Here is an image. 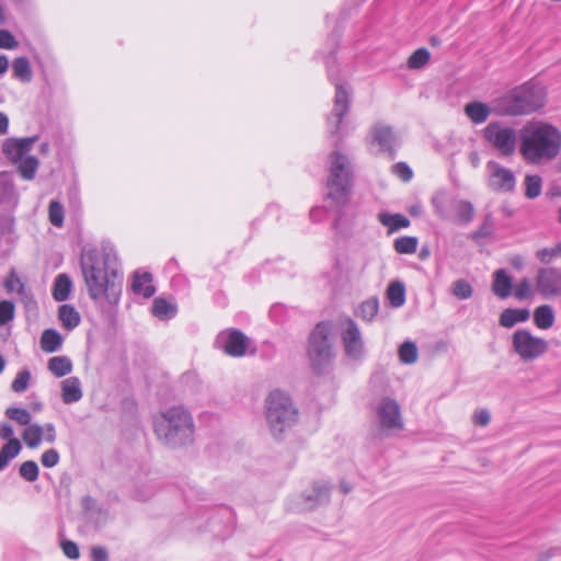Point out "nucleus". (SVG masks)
<instances>
[{
	"label": "nucleus",
	"instance_id": "obj_17",
	"mask_svg": "<svg viewBox=\"0 0 561 561\" xmlns=\"http://www.w3.org/2000/svg\"><path fill=\"white\" fill-rule=\"evenodd\" d=\"M216 344L226 354L232 357H241L247 354L250 340L241 331L231 330L218 334Z\"/></svg>",
	"mask_w": 561,
	"mask_h": 561
},
{
	"label": "nucleus",
	"instance_id": "obj_2",
	"mask_svg": "<svg viewBox=\"0 0 561 561\" xmlns=\"http://www.w3.org/2000/svg\"><path fill=\"white\" fill-rule=\"evenodd\" d=\"M561 151V131L553 125L531 121L519 131V153L530 164L554 160Z\"/></svg>",
	"mask_w": 561,
	"mask_h": 561
},
{
	"label": "nucleus",
	"instance_id": "obj_51",
	"mask_svg": "<svg viewBox=\"0 0 561 561\" xmlns=\"http://www.w3.org/2000/svg\"><path fill=\"white\" fill-rule=\"evenodd\" d=\"M392 173L396 174L398 178H400L404 182H409L413 176V172H412L411 168L404 162H398V163L393 164Z\"/></svg>",
	"mask_w": 561,
	"mask_h": 561
},
{
	"label": "nucleus",
	"instance_id": "obj_41",
	"mask_svg": "<svg viewBox=\"0 0 561 561\" xmlns=\"http://www.w3.org/2000/svg\"><path fill=\"white\" fill-rule=\"evenodd\" d=\"M379 309V302L377 298H370L364 301L358 310V316L365 321H373Z\"/></svg>",
	"mask_w": 561,
	"mask_h": 561
},
{
	"label": "nucleus",
	"instance_id": "obj_53",
	"mask_svg": "<svg viewBox=\"0 0 561 561\" xmlns=\"http://www.w3.org/2000/svg\"><path fill=\"white\" fill-rule=\"evenodd\" d=\"M19 45L15 37L7 30H0V48L13 49Z\"/></svg>",
	"mask_w": 561,
	"mask_h": 561
},
{
	"label": "nucleus",
	"instance_id": "obj_28",
	"mask_svg": "<svg viewBox=\"0 0 561 561\" xmlns=\"http://www.w3.org/2000/svg\"><path fill=\"white\" fill-rule=\"evenodd\" d=\"M72 288L71 278L67 274H59L54 283L53 297L56 301L68 299Z\"/></svg>",
	"mask_w": 561,
	"mask_h": 561
},
{
	"label": "nucleus",
	"instance_id": "obj_61",
	"mask_svg": "<svg viewBox=\"0 0 561 561\" xmlns=\"http://www.w3.org/2000/svg\"><path fill=\"white\" fill-rule=\"evenodd\" d=\"M510 264L517 271H520L524 268V257L522 255H514L510 260Z\"/></svg>",
	"mask_w": 561,
	"mask_h": 561
},
{
	"label": "nucleus",
	"instance_id": "obj_45",
	"mask_svg": "<svg viewBox=\"0 0 561 561\" xmlns=\"http://www.w3.org/2000/svg\"><path fill=\"white\" fill-rule=\"evenodd\" d=\"M536 257L545 265L550 264L556 257H561V242L552 248H542L536 252Z\"/></svg>",
	"mask_w": 561,
	"mask_h": 561
},
{
	"label": "nucleus",
	"instance_id": "obj_4",
	"mask_svg": "<svg viewBox=\"0 0 561 561\" xmlns=\"http://www.w3.org/2000/svg\"><path fill=\"white\" fill-rule=\"evenodd\" d=\"M545 103L546 91L543 87L525 83L500 100L499 111L505 115H525L543 107Z\"/></svg>",
	"mask_w": 561,
	"mask_h": 561
},
{
	"label": "nucleus",
	"instance_id": "obj_21",
	"mask_svg": "<svg viewBox=\"0 0 561 561\" xmlns=\"http://www.w3.org/2000/svg\"><path fill=\"white\" fill-rule=\"evenodd\" d=\"M131 289L136 295H141L144 298H150L156 293L152 285V275L150 273H135L131 283Z\"/></svg>",
	"mask_w": 561,
	"mask_h": 561
},
{
	"label": "nucleus",
	"instance_id": "obj_50",
	"mask_svg": "<svg viewBox=\"0 0 561 561\" xmlns=\"http://www.w3.org/2000/svg\"><path fill=\"white\" fill-rule=\"evenodd\" d=\"M492 234V217L488 215L484 222L472 233V239L479 241Z\"/></svg>",
	"mask_w": 561,
	"mask_h": 561
},
{
	"label": "nucleus",
	"instance_id": "obj_13",
	"mask_svg": "<svg viewBox=\"0 0 561 561\" xmlns=\"http://www.w3.org/2000/svg\"><path fill=\"white\" fill-rule=\"evenodd\" d=\"M535 291L543 299L561 298V268L539 267L535 275Z\"/></svg>",
	"mask_w": 561,
	"mask_h": 561
},
{
	"label": "nucleus",
	"instance_id": "obj_54",
	"mask_svg": "<svg viewBox=\"0 0 561 561\" xmlns=\"http://www.w3.org/2000/svg\"><path fill=\"white\" fill-rule=\"evenodd\" d=\"M61 549L64 554L71 560H77L80 557L78 545L71 540H64L61 542Z\"/></svg>",
	"mask_w": 561,
	"mask_h": 561
},
{
	"label": "nucleus",
	"instance_id": "obj_63",
	"mask_svg": "<svg viewBox=\"0 0 561 561\" xmlns=\"http://www.w3.org/2000/svg\"><path fill=\"white\" fill-rule=\"evenodd\" d=\"M324 214V209L321 208V207H314L310 210V218L313 220V221H319L321 220V217L322 215Z\"/></svg>",
	"mask_w": 561,
	"mask_h": 561
},
{
	"label": "nucleus",
	"instance_id": "obj_9",
	"mask_svg": "<svg viewBox=\"0 0 561 561\" xmlns=\"http://www.w3.org/2000/svg\"><path fill=\"white\" fill-rule=\"evenodd\" d=\"M482 137L502 157H512L519 148L517 130L501 122L489 123L482 130Z\"/></svg>",
	"mask_w": 561,
	"mask_h": 561
},
{
	"label": "nucleus",
	"instance_id": "obj_33",
	"mask_svg": "<svg viewBox=\"0 0 561 561\" xmlns=\"http://www.w3.org/2000/svg\"><path fill=\"white\" fill-rule=\"evenodd\" d=\"M13 76L23 81L30 82L32 80V68L26 57H18L12 64Z\"/></svg>",
	"mask_w": 561,
	"mask_h": 561
},
{
	"label": "nucleus",
	"instance_id": "obj_62",
	"mask_svg": "<svg viewBox=\"0 0 561 561\" xmlns=\"http://www.w3.org/2000/svg\"><path fill=\"white\" fill-rule=\"evenodd\" d=\"M9 118L4 113L0 112V135H4L8 131Z\"/></svg>",
	"mask_w": 561,
	"mask_h": 561
},
{
	"label": "nucleus",
	"instance_id": "obj_12",
	"mask_svg": "<svg viewBox=\"0 0 561 561\" xmlns=\"http://www.w3.org/2000/svg\"><path fill=\"white\" fill-rule=\"evenodd\" d=\"M368 144L371 149H376L377 153L394 159L397 148L399 147V138L390 125L385 123H376L371 126L368 136Z\"/></svg>",
	"mask_w": 561,
	"mask_h": 561
},
{
	"label": "nucleus",
	"instance_id": "obj_20",
	"mask_svg": "<svg viewBox=\"0 0 561 561\" xmlns=\"http://www.w3.org/2000/svg\"><path fill=\"white\" fill-rule=\"evenodd\" d=\"M61 398L66 404L81 400V382L78 377H69L61 381Z\"/></svg>",
	"mask_w": 561,
	"mask_h": 561
},
{
	"label": "nucleus",
	"instance_id": "obj_55",
	"mask_svg": "<svg viewBox=\"0 0 561 561\" xmlns=\"http://www.w3.org/2000/svg\"><path fill=\"white\" fill-rule=\"evenodd\" d=\"M13 232V221L11 218L1 216L0 217V241L8 240Z\"/></svg>",
	"mask_w": 561,
	"mask_h": 561
},
{
	"label": "nucleus",
	"instance_id": "obj_30",
	"mask_svg": "<svg viewBox=\"0 0 561 561\" xmlns=\"http://www.w3.org/2000/svg\"><path fill=\"white\" fill-rule=\"evenodd\" d=\"M378 219L381 225L389 228L390 232L407 228L410 225V220L401 214L380 213Z\"/></svg>",
	"mask_w": 561,
	"mask_h": 561
},
{
	"label": "nucleus",
	"instance_id": "obj_23",
	"mask_svg": "<svg viewBox=\"0 0 561 561\" xmlns=\"http://www.w3.org/2000/svg\"><path fill=\"white\" fill-rule=\"evenodd\" d=\"M556 320L553 308L550 305H541L534 310V322L538 329H550Z\"/></svg>",
	"mask_w": 561,
	"mask_h": 561
},
{
	"label": "nucleus",
	"instance_id": "obj_24",
	"mask_svg": "<svg viewBox=\"0 0 561 561\" xmlns=\"http://www.w3.org/2000/svg\"><path fill=\"white\" fill-rule=\"evenodd\" d=\"M529 310L527 309H505L500 316V325L503 328H513L518 322H525L529 319Z\"/></svg>",
	"mask_w": 561,
	"mask_h": 561
},
{
	"label": "nucleus",
	"instance_id": "obj_14",
	"mask_svg": "<svg viewBox=\"0 0 561 561\" xmlns=\"http://www.w3.org/2000/svg\"><path fill=\"white\" fill-rule=\"evenodd\" d=\"M328 75L335 85L334 105L331 115L328 117L330 133H337L343 117L350 110L351 96L346 87L337 79H334L333 69L328 66Z\"/></svg>",
	"mask_w": 561,
	"mask_h": 561
},
{
	"label": "nucleus",
	"instance_id": "obj_8",
	"mask_svg": "<svg viewBox=\"0 0 561 561\" xmlns=\"http://www.w3.org/2000/svg\"><path fill=\"white\" fill-rule=\"evenodd\" d=\"M332 325L329 322L318 323L309 336L308 357L316 370L325 367L333 358Z\"/></svg>",
	"mask_w": 561,
	"mask_h": 561
},
{
	"label": "nucleus",
	"instance_id": "obj_38",
	"mask_svg": "<svg viewBox=\"0 0 561 561\" xmlns=\"http://www.w3.org/2000/svg\"><path fill=\"white\" fill-rule=\"evenodd\" d=\"M524 183L527 198L534 199L540 195L542 180L539 175H526Z\"/></svg>",
	"mask_w": 561,
	"mask_h": 561
},
{
	"label": "nucleus",
	"instance_id": "obj_37",
	"mask_svg": "<svg viewBox=\"0 0 561 561\" xmlns=\"http://www.w3.org/2000/svg\"><path fill=\"white\" fill-rule=\"evenodd\" d=\"M38 160L33 156H26L23 160L19 162V171L23 179L32 180L35 176V173L38 168Z\"/></svg>",
	"mask_w": 561,
	"mask_h": 561
},
{
	"label": "nucleus",
	"instance_id": "obj_15",
	"mask_svg": "<svg viewBox=\"0 0 561 561\" xmlns=\"http://www.w3.org/2000/svg\"><path fill=\"white\" fill-rule=\"evenodd\" d=\"M341 340L345 355L353 359L359 360L365 353L364 341L360 330L354 320L347 319L341 332Z\"/></svg>",
	"mask_w": 561,
	"mask_h": 561
},
{
	"label": "nucleus",
	"instance_id": "obj_29",
	"mask_svg": "<svg viewBox=\"0 0 561 561\" xmlns=\"http://www.w3.org/2000/svg\"><path fill=\"white\" fill-rule=\"evenodd\" d=\"M22 449L21 442L19 439H13L11 442H7L0 449V471L4 470L11 460H13L20 454Z\"/></svg>",
	"mask_w": 561,
	"mask_h": 561
},
{
	"label": "nucleus",
	"instance_id": "obj_46",
	"mask_svg": "<svg viewBox=\"0 0 561 561\" xmlns=\"http://www.w3.org/2000/svg\"><path fill=\"white\" fill-rule=\"evenodd\" d=\"M31 381V373L27 369L20 370L11 383L12 391L22 393L27 390Z\"/></svg>",
	"mask_w": 561,
	"mask_h": 561
},
{
	"label": "nucleus",
	"instance_id": "obj_47",
	"mask_svg": "<svg viewBox=\"0 0 561 561\" xmlns=\"http://www.w3.org/2000/svg\"><path fill=\"white\" fill-rule=\"evenodd\" d=\"M20 476L27 482H34L38 479L39 469L35 461L27 460L20 466Z\"/></svg>",
	"mask_w": 561,
	"mask_h": 561
},
{
	"label": "nucleus",
	"instance_id": "obj_49",
	"mask_svg": "<svg viewBox=\"0 0 561 561\" xmlns=\"http://www.w3.org/2000/svg\"><path fill=\"white\" fill-rule=\"evenodd\" d=\"M14 317V305L9 300L0 301V325L10 322Z\"/></svg>",
	"mask_w": 561,
	"mask_h": 561
},
{
	"label": "nucleus",
	"instance_id": "obj_19",
	"mask_svg": "<svg viewBox=\"0 0 561 561\" xmlns=\"http://www.w3.org/2000/svg\"><path fill=\"white\" fill-rule=\"evenodd\" d=\"M35 140L36 137L8 140L3 145V152L12 162H20L31 151Z\"/></svg>",
	"mask_w": 561,
	"mask_h": 561
},
{
	"label": "nucleus",
	"instance_id": "obj_42",
	"mask_svg": "<svg viewBox=\"0 0 561 561\" xmlns=\"http://www.w3.org/2000/svg\"><path fill=\"white\" fill-rule=\"evenodd\" d=\"M399 358L404 364H414L417 360V347L413 342L407 341L399 348Z\"/></svg>",
	"mask_w": 561,
	"mask_h": 561
},
{
	"label": "nucleus",
	"instance_id": "obj_44",
	"mask_svg": "<svg viewBox=\"0 0 561 561\" xmlns=\"http://www.w3.org/2000/svg\"><path fill=\"white\" fill-rule=\"evenodd\" d=\"M48 217L53 226L61 228L64 225V207L58 201H51L48 206Z\"/></svg>",
	"mask_w": 561,
	"mask_h": 561
},
{
	"label": "nucleus",
	"instance_id": "obj_5",
	"mask_svg": "<svg viewBox=\"0 0 561 561\" xmlns=\"http://www.w3.org/2000/svg\"><path fill=\"white\" fill-rule=\"evenodd\" d=\"M265 416L272 435L278 437L296 424L298 410L287 393L273 390L265 400Z\"/></svg>",
	"mask_w": 561,
	"mask_h": 561
},
{
	"label": "nucleus",
	"instance_id": "obj_27",
	"mask_svg": "<svg viewBox=\"0 0 561 561\" xmlns=\"http://www.w3.org/2000/svg\"><path fill=\"white\" fill-rule=\"evenodd\" d=\"M48 370L57 378L67 376L72 371V363L67 356H55L49 358Z\"/></svg>",
	"mask_w": 561,
	"mask_h": 561
},
{
	"label": "nucleus",
	"instance_id": "obj_56",
	"mask_svg": "<svg viewBox=\"0 0 561 561\" xmlns=\"http://www.w3.org/2000/svg\"><path fill=\"white\" fill-rule=\"evenodd\" d=\"M4 286L8 291L18 290V293H21L24 289V285L15 273L7 278Z\"/></svg>",
	"mask_w": 561,
	"mask_h": 561
},
{
	"label": "nucleus",
	"instance_id": "obj_18",
	"mask_svg": "<svg viewBox=\"0 0 561 561\" xmlns=\"http://www.w3.org/2000/svg\"><path fill=\"white\" fill-rule=\"evenodd\" d=\"M489 172V185L496 192H512L515 188L516 179L510 169L495 161H489L486 164Z\"/></svg>",
	"mask_w": 561,
	"mask_h": 561
},
{
	"label": "nucleus",
	"instance_id": "obj_32",
	"mask_svg": "<svg viewBox=\"0 0 561 561\" xmlns=\"http://www.w3.org/2000/svg\"><path fill=\"white\" fill-rule=\"evenodd\" d=\"M58 317L64 328H66L67 330H72L80 323L79 312L70 305L60 306Z\"/></svg>",
	"mask_w": 561,
	"mask_h": 561
},
{
	"label": "nucleus",
	"instance_id": "obj_34",
	"mask_svg": "<svg viewBox=\"0 0 561 561\" xmlns=\"http://www.w3.org/2000/svg\"><path fill=\"white\" fill-rule=\"evenodd\" d=\"M387 297L392 307L399 308L405 302V287L401 282H392L388 286Z\"/></svg>",
	"mask_w": 561,
	"mask_h": 561
},
{
	"label": "nucleus",
	"instance_id": "obj_26",
	"mask_svg": "<svg viewBox=\"0 0 561 561\" xmlns=\"http://www.w3.org/2000/svg\"><path fill=\"white\" fill-rule=\"evenodd\" d=\"M44 428L37 423H31L22 433V438L25 445L31 449L39 447L44 439Z\"/></svg>",
	"mask_w": 561,
	"mask_h": 561
},
{
	"label": "nucleus",
	"instance_id": "obj_60",
	"mask_svg": "<svg viewBox=\"0 0 561 561\" xmlns=\"http://www.w3.org/2000/svg\"><path fill=\"white\" fill-rule=\"evenodd\" d=\"M107 551L103 547H93L91 549V561H107Z\"/></svg>",
	"mask_w": 561,
	"mask_h": 561
},
{
	"label": "nucleus",
	"instance_id": "obj_59",
	"mask_svg": "<svg viewBox=\"0 0 561 561\" xmlns=\"http://www.w3.org/2000/svg\"><path fill=\"white\" fill-rule=\"evenodd\" d=\"M42 428H44V440L49 444H53L57 437L54 424L46 423L44 426H42Z\"/></svg>",
	"mask_w": 561,
	"mask_h": 561
},
{
	"label": "nucleus",
	"instance_id": "obj_16",
	"mask_svg": "<svg viewBox=\"0 0 561 561\" xmlns=\"http://www.w3.org/2000/svg\"><path fill=\"white\" fill-rule=\"evenodd\" d=\"M331 488L324 482H316L310 490L300 494L297 508L302 512L312 511L330 502Z\"/></svg>",
	"mask_w": 561,
	"mask_h": 561
},
{
	"label": "nucleus",
	"instance_id": "obj_39",
	"mask_svg": "<svg viewBox=\"0 0 561 561\" xmlns=\"http://www.w3.org/2000/svg\"><path fill=\"white\" fill-rule=\"evenodd\" d=\"M535 286H531L527 277L522 278L514 287L513 295L517 300L529 299L535 294Z\"/></svg>",
	"mask_w": 561,
	"mask_h": 561
},
{
	"label": "nucleus",
	"instance_id": "obj_1",
	"mask_svg": "<svg viewBox=\"0 0 561 561\" xmlns=\"http://www.w3.org/2000/svg\"><path fill=\"white\" fill-rule=\"evenodd\" d=\"M111 253L95 248L85 249L81 254L80 265L91 299L106 297L108 302L116 305L119 300L121 288L115 285L117 270L112 265Z\"/></svg>",
	"mask_w": 561,
	"mask_h": 561
},
{
	"label": "nucleus",
	"instance_id": "obj_57",
	"mask_svg": "<svg viewBox=\"0 0 561 561\" xmlns=\"http://www.w3.org/2000/svg\"><path fill=\"white\" fill-rule=\"evenodd\" d=\"M491 414L488 410L482 409L474 413L473 415V422L477 425L485 426L490 423Z\"/></svg>",
	"mask_w": 561,
	"mask_h": 561
},
{
	"label": "nucleus",
	"instance_id": "obj_48",
	"mask_svg": "<svg viewBox=\"0 0 561 561\" xmlns=\"http://www.w3.org/2000/svg\"><path fill=\"white\" fill-rule=\"evenodd\" d=\"M451 293L458 299L465 300L472 296L473 289L465 279H457L451 287Z\"/></svg>",
	"mask_w": 561,
	"mask_h": 561
},
{
	"label": "nucleus",
	"instance_id": "obj_11",
	"mask_svg": "<svg viewBox=\"0 0 561 561\" xmlns=\"http://www.w3.org/2000/svg\"><path fill=\"white\" fill-rule=\"evenodd\" d=\"M512 345L514 352L524 362L535 360L549 350V342L547 340L533 335L526 329L517 330L513 333Z\"/></svg>",
	"mask_w": 561,
	"mask_h": 561
},
{
	"label": "nucleus",
	"instance_id": "obj_25",
	"mask_svg": "<svg viewBox=\"0 0 561 561\" xmlns=\"http://www.w3.org/2000/svg\"><path fill=\"white\" fill-rule=\"evenodd\" d=\"M465 113L472 123L481 124L489 118L491 110L485 103L474 101L466 104Z\"/></svg>",
	"mask_w": 561,
	"mask_h": 561
},
{
	"label": "nucleus",
	"instance_id": "obj_7",
	"mask_svg": "<svg viewBox=\"0 0 561 561\" xmlns=\"http://www.w3.org/2000/svg\"><path fill=\"white\" fill-rule=\"evenodd\" d=\"M431 204L435 215L445 221L466 226L474 218V207L469 201L459 198L446 190L436 191Z\"/></svg>",
	"mask_w": 561,
	"mask_h": 561
},
{
	"label": "nucleus",
	"instance_id": "obj_40",
	"mask_svg": "<svg viewBox=\"0 0 561 561\" xmlns=\"http://www.w3.org/2000/svg\"><path fill=\"white\" fill-rule=\"evenodd\" d=\"M431 54L426 48L416 49L408 59L410 69H421L430 61Z\"/></svg>",
	"mask_w": 561,
	"mask_h": 561
},
{
	"label": "nucleus",
	"instance_id": "obj_43",
	"mask_svg": "<svg viewBox=\"0 0 561 561\" xmlns=\"http://www.w3.org/2000/svg\"><path fill=\"white\" fill-rule=\"evenodd\" d=\"M417 238L401 237L394 241V250L400 254H412L416 251Z\"/></svg>",
	"mask_w": 561,
	"mask_h": 561
},
{
	"label": "nucleus",
	"instance_id": "obj_52",
	"mask_svg": "<svg viewBox=\"0 0 561 561\" xmlns=\"http://www.w3.org/2000/svg\"><path fill=\"white\" fill-rule=\"evenodd\" d=\"M60 456L54 448L48 449L42 454L41 462L46 468H53L58 465Z\"/></svg>",
	"mask_w": 561,
	"mask_h": 561
},
{
	"label": "nucleus",
	"instance_id": "obj_3",
	"mask_svg": "<svg viewBox=\"0 0 561 561\" xmlns=\"http://www.w3.org/2000/svg\"><path fill=\"white\" fill-rule=\"evenodd\" d=\"M154 433L165 446L178 448L193 442L195 425L192 414L182 405L168 408L154 416Z\"/></svg>",
	"mask_w": 561,
	"mask_h": 561
},
{
	"label": "nucleus",
	"instance_id": "obj_36",
	"mask_svg": "<svg viewBox=\"0 0 561 561\" xmlns=\"http://www.w3.org/2000/svg\"><path fill=\"white\" fill-rule=\"evenodd\" d=\"M175 307L163 298H156L152 304V313L159 319H170L175 314Z\"/></svg>",
	"mask_w": 561,
	"mask_h": 561
},
{
	"label": "nucleus",
	"instance_id": "obj_31",
	"mask_svg": "<svg viewBox=\"0 0 561 561\" xmlns=\"http://www.w3.org/2000/svg\"><path fill=\"white\" fill-rule=\"evenodd\" d=\"M62 344L61 335L53 329H47L41 336V348L46 353H54L59 350Z\"/></svg>",
	"mask_w": 561,
	"mask_h": 561
},
{
	"label": "nucleus",
	"instance_id": "obj_22",
	"mask_svg": "<svg viewBox=\"0 0 561 561\" xmlns=\"http://www.w3.org/2000/svg\"><path fill=\"white\" fill-rule=\"evenodd\" d=\"M492 290L501 299L512 295V277L505 270H497L493 275Z\"/></svg>",
	"mask_w": 561,
	"mask_h": 561
},
{
	"label": "nucleus",
	"instance_id": "obj_10",
	"mask_svg": "<svg viewBox=\"0 0 561 561\" xmlns=\"http://www.w3.org/2000/svg\"><path fill=\"white\" fill-rule=\"evenodd\" d=\"M375 419L378 431L383 436H390L404 426L400 405L391 398H382L376 403Z\"/></svg>",
	"mask_w": 561,
	"mask_h": 561
},
{
	"label": "nucleus",
	"instance_id": "obj_58",
	"mask_svg": "<svg viewBox=\"0 0 561 561\" xmlns=\"http://www.w3.org/2000/svg\"><path fill=\"white\" fill-rule=\"evenodd\" d=\"M0 438L7 439L8 442L16 439L14 437L13 426L10 423L4 422L0 424Z\"/></svg>",
	"mask_w": 561,
	"mask_h": 561
},
{
	"label": "nucleus",
	"instance_id": "obj_35",
	"mask_svg": "<svg viewBox=\"0 0 561 561\" xmlns=\"http://www.w3.org/2000/svg\"><path fill=\"white\" fill-rule=\"evenodd\" d=\"M4 415L22 426H28L32 421L31 413L24 408L10 407L4 411Z\"/></svg>",
	"mask_w": 561,
	"mask_h": 561
},
{
	"label": "nucleus",
	"instance_id": "obj_6",
	"mask_svg": "<svg viewBox=\"0 0 561 561\" xmlns=\"http://www.w3.org/2000/svg\"><path fill=\"white\" fill-rule=\"evenodd\" d=\"M352 167L348 158L340 151L329 157L328 198L336 207L344 206L351 193Z\"/></svg>",
	"mask_w": 561,
	"mask_h": 561
},
{
	"label": "nucleus",
	"instance_id": "obj_64",
	"mask_svg": "<svg viewBox=\"0 0 561 561\" xmlns=\"http://www.w3.org/2000/svg\"><path fill=\"white\" fill-rule=\"evenodd\" d=\"M9 68V60L7 56L1 55L0 56V77L7 72Z\"/></svg>",
	"mask_w": 561,
	"mask_h": 561
}]
</instances>
